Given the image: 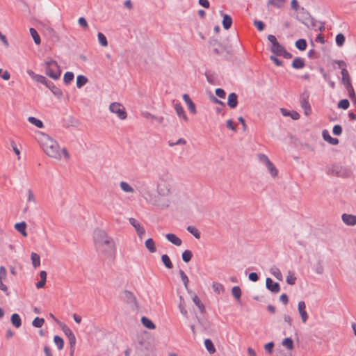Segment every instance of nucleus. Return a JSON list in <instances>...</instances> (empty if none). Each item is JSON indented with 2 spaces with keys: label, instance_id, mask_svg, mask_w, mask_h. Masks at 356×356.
Wrapping results in <instances>:
<instances>
[{
  "label": "nucleus",
  "instance_id": "nucleus-1",
  "mask_svg": "<svg viewBox=\"0 0 356 356\" xmlns=\"http://www.w3.org/2000/svg\"><path fill=\"white\" fill-rule=\"evenodd\" d=\"M93 239L97 251L102 254L112 257L115 251V243L106 232L102 229H95Z\"/></svg>",
  "mask_w": 356,
  "mask_h": 356
},
{
  "label": "nucleus",
  "instance_id": "nucleus-2",
  "mask_svg": "<svg viewBox=\"0 0 356 356\" xmlns=\"http://www.w3.org/2000/svg\"><path fill=\"white\" fill-rule=\"evenodd\" d=\"M41 146L43 151L49 156L60 160L62 155L58 143L47 134H43L41 138Z\"/></svg>",
  "mask_w": 356,
  "mask_h": 356
},
{
  "label": "nucleus",
  "instance_id": "nucleus-3",
  "mask_svg": "<svg viewBox=\"0 0 356 356\" xmlns=\"http://www.w3.org/2000/svg\"><path fill=\"white\" fill-rule=\"evenodd\" d=\"M172 177L168 173L160 176L157 183V193L161 196H167L170 193Z\"/></svg>",
  "mask_w": 356,
  "mask_h": 356
},
{
  "label": "nucleus",
  "instance_id": "nucleus-4",
  "mask_svg": "<svg viewBox=\"0 0 356 356\" xmlns=\"http://www.w3.org/2000/svg\"><path fill=\"white\" fill-rule=\"evenodd\" d=\"M44 65L47 75L55 80L60 77L61 71L56 60L48 58L44 61Z\"/></svg>",
  "mask_w": 356,
  "mask_h": 356
},
{
  "label": "nucleus",
  "instance_id": "nucleus-5",
  "mask_svg": "<svg viewBox=\"0 0 356 356\" xmlns=\"http://www.w3.org/2000/svg\"><path fill=\"white\" fill-rule=\"evenodd\" d=\"M109 110L111 113H115L120 120H124L127 116L124 106L120 103L111 104Z\"/></svg>",
  "mask_w": 356,
  "mask_h": 356
},
{
  "label": "nucleus",
  "instance_id": "nucleus-6",
  "mask_svg": "<svg viewBox=\"0 0 356 356\" xmlns=\"http://www.w3.org/2000/svg\"><path fill=\"white\" fill-rule=\"evenodd\" d=\"M136 188L147 202H152V195L149 191L148 184L146 181H138Z\"/></svg>",
  "mask_w": 356,
  "mask_h": 356
},
{
  "label": "nucleus",
  "instance_id": "nucleus-7",
  "mask_svg": "<svg viewBox=\"0 0 356 356\" xmlns=\"http://www.w3.org/2000/svg\"><path fill=\"white\" fill-rule=\"evenodd\" d=\"M312 18L310 13L303 7L300 8L296 15V19L307 27H309V23Z\"/></svg>",
  "mask_w": 356,
  "mask_h": 356
},
{
  "label": "nucleus",
  "instance_id": "nucleus-8",
  "mask_svg": "<svg viewBox=\"0 0 356 356\" xmlns=\"http://www.w3.org/2000/svg\"><path fill=\"white\" fill-rule=\"evenodd\" d=\"M309 95V92L305 91L300 95V105L302 108L304 109L306 115H309L311 113V106L308 100Z\"/></svg>",
  "mask_w": 356,
  "mask_h": 356
},
{
  "label": "nucleus",
  "instance_id": "nucleus-9",
  "mask_svg": "<svg viewBox=\"0 0 356 356\" xmlns=\"http://www.w3.org/2000/svg\"><path fill=\"white\" fill-rule=\"evenodd\" d=\"M341 75H342V83L345 86L347 90H351V92L354 95V89L351 85L350 82V77L349 75V73L346 69H343V71H341Z\"/></svg>",
  "mask_w": 356,
  "mask_h": 356
},
{
  "label": "nucleus",
  "instance_id": "nucleus-10",
  "mask_svg": "<svg viewBox=\"0 0 356 356\" xmlns=\"http://www.w3.org/2000/svg\"><path fill=\"white\" fill-rule=\"evenodd\" d=\"M129 223L135 228L138 236L141 238L145 233L143 226L135 218H130L129 219Z\"/></svg>",
  "mask_w": 356,
  "mask_h": 356
},
{
  "label": "nucleus",
  "instance_id": "nucleus-11",
  "mask_svg": "<svg viewBox=\"0 0 356 356\" xmlns=\"http://www.w3.org/2000/svg\"><path fill=\"white\" fill-rule=\"evenodd\" d=\"M298 309L302 323H306L309 316L306 311V305L304 301H300L298 305Z\"/></svg>",
  "mask_w": 356,
  "mask_h": 356
},
{
  "label": "nucleus",
  "instance_id": "nucleus-12",
  "mask_svg": "<svg viewBox=\"0 0 356 356\" xmlns=\"http://www.w3.org/2000/svg\"><path fill=\"white\" fill-rule=\"evenodd\" d=\"M266 288L273 293H278L280 290L277 282H274L270 278L268 277L266 281Z\"/></svg>",
  "mask_w": 356,
  "mask_h": 356
},
{
  "label": "nucleus",
  "instance_id": "nucleus-13",
  "mask_svg": "<svg viewBox=\"0 0 356 356\" xmlns=\"http://www.w3.org/2000/svg\"><path fill=\"white\" fill-rule=\"evenodd\" d=\"M343 222L349 226L356 225V216L352 214L343 213L341 216Z\"/></svg>",
  "mask_w": 356,
  "mask_h": 356
},
{
  "label": "nucleus",
  "instance_id": "nucleus-14",
  "mask_svg": "<svg viewBox=\"0 0 356 356\" xmlns=\"http://www.w3.org/2000/svg\"><path fill=\"white\" fill-rule=\"evenodd\" d=\"M309 24V28H312L319 31H323L325 30L324 23L321 21L315 20L314 18L312 19Z\"/></svg>",
  "mask_w": 356,
  "mask_h": 356
},
{
  "label": "nucleus",
  "instance_id": "nucleus-15",
  "mask_svg": "<svg viewBox=\"0 0 356 356\" xmlns=\"http://www.w3.org/2000/svg\"><path fill=\"white\" fill-rule=\"evenodd\" d=\"M322 136L323 139L331 145H336L339 143V140L337 138H332L326 129L323 131Z\"/></svg>",
  "mask_w": 356,
  "mask_h": 356
},
{
  "label": "nucleus",
  "instance_id": "nucleus-16",
  "mask_svg": "<svg viewBox=\"0 0 356 356\" xmlns=\"http://www.w3.org/2000/svg\"><path fill=\"white\" fill-rule=\"evenodd\" d=\"M183 99L188 106V108L193 114L196 113V108L195 104L192 102L190 97L187 94L183 95Z\"/></svg>",
  "mask_w": 356,
  "mask_h": 356
},
{
  "label": "nucleus",
  "instance_id": "nucleus-17",
  "mask_svg": "<svg viewBox=\"0 0 356 356\" xmlns=\"http://www.w3.org/2000/svg\"><path fill=\"white\" fill-rule=\"evenodd\" d=\"M238 104V96L236 93L232 92L228 95L227 105L231 108H234Z\"/></svg>",
  "mask_w": 356,
  "mask_h": 356
},
{
  "label": "nucleus",
  "instance_id": "nucleus-18",
  "mask_svg": "<svg viewBox=\"0 0 356 356\" xmlns=\"http://www.w3.org/2000/svg\"><path fill=\"white\" fill-rule=\"evenodd\" d=\"M175 110L179 118H181L185 121L188 120V117L185 114L184 110L180 103H176L174 105Z\"/></svg>",
  "mask_w": 356,
  "mask_h": 356
},
{
  "label": "nucleus",
  "instance_id": "nucleus-19",
  "mask_svg": "<svg viewBox=\"0 0 356 356\" xmlns=\"http://www.w3.org/2000/svg\"><path fill=\"white\" fill-rule=\"evenodd\" d=\"M47 87L53 92L54 95L58 97H60L63 95V92L60 88L56 87L53 82L49 81Z\"/></svg>",
  "mask_w": 356,
  "mask_h": 356
},
{
  "label": "nucleus",
  "instance_id": "nucleus-20",
  "mask_svg": "<svg viewBox=\"0 0 356 356\" xmlns=\"http://www.w3.org/2000/svg\"><path fill=\"white\" fill-rule=\"evenodd\" d=\"M165 238L177 246H180L182 243L181 240L174 234H165Z\"/></svg>",
  "mask_w": 356,
  "mask_h": 356
},
{
  "label": "nucleus",
  "instance_id": "nucleus-21",
  "mask_svg": "<svg viewBox=\"0 0 356 356\" xmlns=\"http://www.w3.org/2000/svg\"><path fill=\"white\" fill-rule=\"evenodd\" d=\"M284 49H285V48L280 43H278L277 44H276L275 46L270 47L271 51L276 56H282Z\"/></svg>",
  "mask_w": 356,
  "mask_h": 356
},
{
  "label": "nucleus",
  "instance_id": "nucleus-22",
  "mask_svg": "<svg viewBox=\"0 0 356 356\" xmlns=\"http://www.w3.org/2000/svg\"><path fill=\"white\" fill-rule=\"evenodd\" d=\"M120 187L125 193H133L135 191L129 183L124 181L120 182Z\"/></svg>",
  "mask_w": 356,
  "mask_h": 356
},
{
  "label": "nucleus",
  "instance_id": "nucleus-23",
  "mask_svg": "<svg viewBox=\"0 0 356 356\" xmlns=\"http://www.w3.org/2000/svg\"><path fill=\"white\" fill-rule=\"evenodd\" d=\"M122 298L129 303H134L135 302V297L134 294L127 291L122 293Z\"/></svg>",
  "mask_w": 356,
  "mask_h": 356
},
{
  "label": "nucleus",
  "instance_id": "nucleus-24",
  "mask_svg": "<svg viewBox=\"0 0 356 356\" xmlns=\"http://www.w3.org/2000/svg\"><path fill=\"white\" fill-rule=\"evenodd\" d=\"M222 16H223L222 26L225 29L227 30L232 26V19L229 15H228L227 14L222 15Z\"/></svg>",
  "mask_w": 356,
  "mask_h": 356
},
{
  "label": "nucleus",
  "instance_id": "nucleus-25",
  "mask_svg": "<svg viewBox=\"0 0 356 356\" xmlns=\"http://www.w3.org/2000/svg\"><path fill=\"white\" fill-rule=\"evenodd\" d=\"M305 62L304 60L300 57L294 58L292 62V67L295 69H301L304 67Z\"/></svg>",
  "mask_w": 356,
  "mask_h": 356
},
{
  "label": "nucleus",
  "instance_id": "nucleus-26",
  "mask_svg": "<svg viewBox=\"0 0 356 356\" xmlns=\"http://www.w3.org/2000/svg\"><path fill=\"white\" fill-rule=\"evenodd\" d=\"M40 281H39L36 283V287L38 289H41L44 286L45 282H46V279H47V273L44 270H42L40 273Z\"/></svg>",
  "mask_w": 356,
  "mask_h": 356
},
{
  "label": "nucleus",
  "instance_id": "nucleus-27",
  "mask_svg": "<svg viewBox=\"0 0 356 356\" xmlns=\"http://www.w3.org/2000/svg\"><path fill=\"white\" fill-rule=\"evenodd\" d=\"M27 195H28V197H27V204H29L30 202H33V203L36 202L35 197V196H34V195H33V192H32V191L31 189L28 190ZM28 209H29V206H28V204H26V207L24 209V212L26 213L28 211Z\"/></svg>",
  "mask_w": 356,
  "mask_h": 356
},
{
  "label": "nucleus",
  "instance_id": "nucleus-28",
  "mask_svg": "<svg viewBox=\"0 0 356 356\" xmlns=\"http://www.w3.org/2000/svg\"><path fill=\"white\" fill-rule=\"evenodd\" d=\"M11 322L12 324L17 328L19 327L22 325L21 318L19 314H13L11 316Z\"/></svg>",
  "mask_w": 356,
  "mask_h": 356
},
{
  "label": "nucleus",
  "instance_id": "nucleus-29",
  "mask_svg": "<svg viewBox=\"0 0 356 356\" xmlns=\"http://www.w3.org/2000/svg\"><path fill=\"white\" fill-rule=\"evenodd\" d=\"M26 227V224L24 222H18L15 225V228L24 236L27 235Z\"/></svg>",
  "mask_w": 356,
  "mask_h": 356
},
{
  "label": "nucleus",
  "instance_id": "nucleus-30",
  "mask_svg": "<svg viewBox=\"0 0 356 356\" xmlns=\"http://www.w3.org/2000/svg\"><path fill=\"white\" fill-rule=\"evenodd\" d=\"M204 346L207 351L210 354H213L216 352V348L214 347V345L212 342V341L209 339H207L204 340Z\"/></svg>",
  "mask_w": 356,
  "mask_h": 356
},
{
  "label": "nucleus",
  "instance_id": "nucleus-31",
  "mask_svg": "<svg viewBox=\"0 0 356 356\" xmlns=\"http://www.w3.org/2000/svg\"><path fill=\"white\" fill-rule=\"evenodd\" d=\"M145 244V247L150 252L153 253L156 252V249L155 247L154 241L152 238H148L146 240Z\"/></svg>",
  "mask_w": 356,
  "mask_h": 356
},
{
  "label": "nucleus",
  "instance_id": "nucleus-32",
  "mask_svg": "<svg viewBox=\"0 0 356 356\" xmlns=\"http://www.w3.org/2000/svg\"><path fill=\"white\" fill-rule=\"evenodd\" d=\"M141 322H142L143 325L148 329L152 330L155 327L154 323L150 319H149L148 318H147L145 316L142 317Z\"/></svg>",
  "mask_w": 356,
  "mask_h": 356
},
{
  "label": "nucleus",
  "instance_id": "nucleus-33",
  "mask_svg": "<svg viewBox=\"0 0 356 356\" xmlns=\"http://www.w3.org/2000/svg\"><path fill=\"white\" fill-rule=\"evenodd\" d=\"M30 33L36 44H40L41 42L40 37L37 31L34 28L29 29Z\"/></svg>",
  "mask_w": 356,
  "mask_h": 356
},
{
  "label": "nucleus",
  "instance_id": "nucleus-34",
  "mask_svg": "<svg viewBox=\"0 0 356 356\" xmlns=\"http://www.w3.org/2000/svg\"><path fill=\"white\" fill-rule=\"evenodd\" d=\"M285 0H268L267 6H273L277 8H280L283 6Z\"/></svg>",
  "mask_w": 356,
  "mask_h": 356
},
{
  "label": "nucleus",
  "instance_id": "nucleus-35",
  "mask_svg": "<svg viewBox=\"0 0 356 356\" xmlns=\"http://www.w3.org/2000/svg\"><path fill=\"white\" fill-rule=\"evenodd\" d=\"M88 82V79L83 75H79L76 77V87L81 88Z\"/></svg>",
  "mask_w": 356,
  "mask_h": 356
},
{
  "label": "nucleus",
  "instance_id": "nucleus-36",
  "mask_svg": "<svg viewBox=\"0 0 356 356\" xmlns=\"http://www.w3.org/2000/svg\"><path fill=\"white\" fill-rule=\"evenodd\" d=\"M31 259L32 261V264L33 267H39L40 265V256L35 253L32 252L31 255Z\"/></svg>",
  "mask_w": 356,
  "mask_h": 356
},
{
  "label": "nucleus",
  "instance_id": "nucleus-37",
  "mask_svg": "<svg viewBox=\"0 0 356 356\" xmlns=\"http://www.w3.org/2000/svg\"><path fill=\"white\" fill-rule=\"evenodd\" d=\"M265 166L266 167L268 170L270 172L272 177H275L277 176V170L275 166L273 165V163L271 161L268 162Z\"/></svg>",
  "mask_w": 356,
  "mask_h": 356
},
{
  "label": "nucleus",
  "instance_id": "nucleus-38",
  "mask_svg": "<svg viewBox=\"0 0 356 356\" xmlns=\"http://www.w3.org/2000/svg\"><path fill=\"white\" fill-rule=\"evenodd\" d=\"M186 229L188 232L193 234L195 238L198 239L200 238V233L195 227L189 225L186 227Z\"/></svg>",
  "mask_w": 356,
  "mask_h": 356
},
{
  "label": "nucleus",
  "instance_id": "nucleus-39",
  "mask_svg": "<svg viewBox=\"0 0 356 356\" xmlns=\"http://www.w3.org/2000/svg\"><path fill=\"white\" fill-rule=\"evenodd\" d=\"M193 301L194 304L199 308L200 311L203 313L204 312V306L201 302L200 298L196 296H193Z\"/></svg>",
  "mask_w": 356,
  "mask_h": 356
},
{
  "label": "nucleus",
  "instance_id": "nucleus-40",
  "mask_svg": "<svg viewBox=\"0 0 356 356\" xmlns=\"http://www.w3.org/2000/svg\"><path fill=\"white\" fill-rule=\"evenodd\" d=\"M296 47L300 51H303L307 47V42L305 39H299L296 42Z\"/></svg>",
  "mask_w": 356,
  "mask_h": 356
},
{
  "label": "nucleus",
  "instance_id": "nucleus-41",
  "mask_svg": "<svg viewBox=\"0 0 356 356\" xmlns=\"http://www.w3.org/2000/svg\"><path fill=\"white\" fill-rule=\"evenodd\" d=\"M28 121L34 124L38 128H42L43 127V123L40 120H38L34 117H29L28 118Z\"/></svg>",
  "mask_w": 356,
  "mask_h": 356
},
{
  "label": "nucleus",
  "instance_id": "nucleus-42",
  "mask_svg": "<svg viewBox=\"0 0 356 356\" xmlns=\"http://www.w3.org/2000/svg\"><path fill=\"white\" fill-rule=\"evenodd\" d=\"M54 341L58 350H62L63 348L64 342L63 339L60 337L56 335L54 337Z\"/></svg>",
  "mask_w": 356,
  "mask_h": 356
},
{
  "label": "nucleus",
  "instance_id": "nucleus-43",
  "mask_svg": "<svg viewBox=\"0 0 356 356\" xmlns=\"http://www.w3.org/2000/svg\"><path fill=\"white\" fill-rule=\"evenodd\" d=\"M345 40H346L345 36L342 33H338L336 35L335 41H336V44L339 47H342L344 44Z\"/></svg>",
  "mask_w": 356,
  "mask_h": 356
},
{
  "label": "nucleus",
  "instance_id": "nucleus-44",
  "mask_svg": "<svg viewBox=\"0 0 356 356\" xmlns=\"http://www.w3.org/2000/svg\"><path fill=\"white\" fill-rule=\"evenodd\" d=\"M232 296L237 300H239L241 296V291L238 286H235L232 289Z\"/></svg>",
  "mask_w": 356,
  "mask_h": 356
},
{
  "label": "nucleus",
  "instance_id": "nucleus-45",
  "mask_svg": "<svg viewBox=\"0 0 356 356\" xmlns=\"http://www.w3.org/2000/svg\"><path fill=\"white\" fill-rule=\"evenodd\" d=\"M282 345L285 346L288 350H292L293 348V342L291 338H286L282 341Z\"/></svg>",
  "mask_w": 356,
  "mask_h": 356
},
{
  "label": "nucleus",
  "instance_id": "nucleus-46",
  "mask_svg": "<svg viewBox=\"0 0 356 356\" xmlns=\"http://www.w3.org/2000/svg\"><path fill=\"white\" fill-rule=\"evenodd\" d=\"M98 41L99 44L103 47H106L108 45V41L106 36L102 33H98L97 34Z\"/></svg>",
  "mask_w": 356,
  "mask_h": 356
},
{
  "label": "nucleus",
  "instance_id": "nucleus-47",
  "mask_svg": "<svg viewBox=\"0 0 356 356\" xmlns=\"http://www.w3.org/2000/svg\"><path fill=\"white\" fill-rule=\"evenodd\" d=\"M74 76L73 72H67L64 74L63 81L66 84L70 83L74 79Z\"/></svg>",
  "mask_w": 356,
  "mask_h": 356
},
{
  "label": "nucleus",
  "instance_id": "nucleus-48",
  "mask_svg": "<svg viewBox=\"0 0 356 356\" xmlns=\"http://www.w3.org/2000/svg\"><path fill=\"white\" fill-rule=\"evenodd\" d=\"M44 323V318L36 317L32 322L33 326L35 327H41Z\"/></svg>",
  "mask_w": 356,
  "mask_h": 356
},
{
  "label": "nucleus",
  "instance_id": "nucleus-49",
  "mask_svg": "<svg viewBox=\"0 0 356 356\" xmlns=\"http://www.w3.org/2000/svg\"><path fill=\"white\" fill-rule=\"evenodd\" d=\"M34 80L38 83L45 85L46 86L49 81L48 79H47V78L45 76H44L42 75H40V74H38L37 76H35Z\"/></svg>",
  "mask_w": 356,
  "mask_h": 356
},
{
  "label": "nucleus",
  "instance_id": "nucleus-50",
  "mask_svg": "<svg viewBox=\"0 0 356 356\" xmlns=\"http://www.w3.org/2000/svg\"><path fill=\"white\" fill-rule=\"evenodd\" d=\"M181 257H182V260L184 261L188 262L191 259V257H192L191 251H190L188 250L184 251V252L182 253Z\"/></svg>",
  "mask_w": 356,
  "mask_h": 356
},
{
  "label": "nucleus",
  "instance_id": "nucleus-51",
  "mask_svg": "<svg viewBox=\"0 0 356 356\" xmlns=\"http://www.w3.org/2000/svg\"><path fill=\"white\" fill-rule=\"evenodd\" d=\"M350 106L349 101L346 99H343L339 101L338 103V107L342 109H347Z\"/></svg>",
  "mask_w": 356,
  "mask_h": 356
},
{
  "label": "nucleus",
  "instance_id": "nucleus-52",
  "mask_svg": "<svg viewBox=\"0 0 356 356\" xmlns=\"http://www.w3.org/2000/svg\"><path fill=\"white\" fill-rule=\"evenodd\" d=\"M296 277H295L294 274L291 273V271H289L288 275L286 277V282L289 284H294L296 282Z\"/></svg>",
  "mask_w": 356,
  "mask_h": 356
},
{
  "label": "nucleus",
  "instance_id": "nucleus-53",
  "mask_svg": "<svg viewBox=\"0 0 356 356\" xmlns=\"http://www.w3.org/2000/svg\"><path fill=\"white\" fill-rule=\"evenodd\" d=\"M161 259H162V261L165 267H167V268L172 267L170 259L167 254L162 255Z\"/></svg>",
  "mask_w": 356,
  "mask_h": 356
},
{
  "label": "nucleus",
  "instance_id": "nucleus-54",
  "mask_svg": "<svg viewBox=\"0 0 356 356\" xmlns=\"http://www.w3.org/2000/svg\"><path fill=\"white\" fill-rule=\"evenodd\" d=\"M212 286L213 291L218 294H220L221 292L223 291V286L220 283L213 282Z\"/></svg>",
  "mask_w": 356,
  "mask_h": 356
},
{
  "label": "nucleus",
  "instance_id": "nucleus-55",
  "mask_svg": "<svg viewBox=\"0 0 356 356\" xmlns=\"http://www.w3.org/2000/svg\"><path fill=\"white\" fill-rule=\"evenodd\" d=\"M258 159H259V161L260 163L264 164L265 165L268 163L270 162V161L269 160L268 157L264 154H259L258 155Z\"/></svg>",
  "mask_w": 356,
  "mask_h": 356
},
{
  "label": "nucleus",
  "instance_id": "nucleus-56",
  "mask_svg": "<svg viewBox=\"0 0 356 356\" xmlns=\"http://www.w3.org/2000/svg\"><path fill=\"white\" fill-rule=\"evenodd\" d=\"M179 274L185 287L187 288L188 283V278L187 275L184 273V272L182 270H179Z\"/></svg>",
  "mask_w": 356,
  "mask_h": 356
},
{
  "label": "nucleus",
  "instance_id": "nucleus-57",
  "mask_svg": "<svg viewBox=\"0 0 356 356\" xmlns=\"http://www.w3.org/2000/svg\"><path fill=\"white\" fill-rule=\"evenodd\" d=\"M274 343L270 341L264 345V349L268 354H272L273 351Z\"/></svg>",
  "mask_w": 356,
  "mask_h": 356
},
{
  "label": "nucleus",
  "instance_id": "nucleus-58",
  "mask_svg": "<svg viewBox=\"0 0 356 356\" xmlns=\"http://www.w3.org/2000/svg\"><path fill=\"white\" fill-rule=\"evenodd\" d=\"M332 132L334 135L339 136L342 133V127L341 126L337 124L334 125L332 129Z\"/></svg>",
  "mask_w": 356,
  "mask_h": 356
},
{
  "label": "nucleus",
  "instance_id": "nucleus-59",
  "mask_svg": "<svg viewBox=\"0 0 356 356\" xmlns=\"http://www.w3.org/2000/svg\"><path fill=\"white\" fill-rule=\"evenodd\" d=\"M350 172L347 169H342V172H337V175L339 177H348Z\"/></svg>",
  "mask_w": 356,
  "mask_h": 356
},
{
  "label": "nucleus",
  "instance_id": "nucleus-60",
  "mask_svg": "<svg viewBox=\"0 0 356 356\" xmlns=\"http://www.w3.org/2000/svg\"><path fill=\"white\" fill-rule=\"evenodd\" d=\"M254 25L260 31H263L264 29V27H265V25H264V22H261V21H259V20H255L254 22Z\"/></svg>",
  "mask_w": 356,
  "mask_h": 356
},
{
  "label": "nucleus",
  "instance_id": "nucleus-61",
  "mask_svg": "<svg viewBox=\"0 0 356 356\" xmlns=\"http://www.w3.org/2000/svg\"><path fill=\"white\" fill-rule=\"evenodd\" d=\"M273 270L272 272L273 275L279 280H282V275L279 268H272Z\"/></svg>",
  "mask_w": 356,
  "mask_h": 356
},
{
  "label": "nucleus",
  "instance_id": "nucleus-62",
  "mask_svg": "<svg viewBox=\"0 0 356 356\" xmlns=\"http://www.w3.org/2000/svg\"><path fill=\"white\" fill-rule=\"evenodd\" d=\"M291 6L293 10H295L298 12L300 10V8H301V7L299 6L298 0H291Z\"/></svg>",
  "mask_w": 356,
  "mask_h": 356
},
{
  "label": "nucleus",
  "instance_id": "nucleus-63",
  "mask_svg": "<svg viewBox=\"0 0 356 356\" xmlns=\"http://www.w3.org/2000/svg\"><path fill=\"white\" fill-rule=\"evenodd\" d=\"M78 22H79V24L84 29H87L88 27V24L86 19L83 17H81L79 19Z\"/></svg>",
  "mask_w": 356,
  "mask_h": 356
},
{
  "label": "nucleus",
  "instance_id": "nucleus-64",
  "mask_svg": "<svg viewBox=\"0 0 356 356\" xmlns=\"http://www.w3.org/2000/svg\"><path fill=\"white\" fill-rule=\"evenodd\" d=\"M216 95L219 97L220 98H225V95H226V93L225 92V90L222 88H217L216 89Z\"/></svg>",
  "mask_w": 356,
  "mask_h": 356
}]
</instances>
